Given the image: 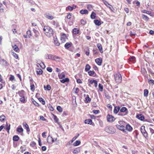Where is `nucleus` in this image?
<instances>
[{"mask_svg":"<svg viewBox=\"0 0 154 154\" xmlns=\"http://www.w3.org/2000/svg\"><path fill=\"white\" fill-rule=\"evenodd\" d=\"M43 30L45 34L48 36H51L53 35V31L51 28L49 26H45Z\"/></svg>","mask_w":154,"mask_h":154,"instance_id":"1","label":"nucleus"},{"mask_svg":"<svg viewBox=\"0 0 154 154\" xmlns=\"http://www.w3.org/2000/svg\"><path fill=\"white\" fill-rule=\"evenodd\" d=\"M105 130L106 132L110 134H113L115 132V131L113 128L109 126L105 127Z\"/></svg>","mask_w":154,"mask_h":154,"instance_id":"2","label":"nucleus"},{"mask_svg":"<svg viewBox=\"0 0 154 154\" xmlns=\"http://www.w3.org/2000/svg\"><path fill=\"white\" fill-rule=\"evenodd\" d=\"M115 80L116 83H118L121 82L122 81V77L121 75L119 73L116 74L114 75Z\"/></svg>","mask_w":154,"mask_h":154,"instance_id":"3","label":"nucleus"},{"mask_svg":"<svg viewBox=\"0 0 154 154\" xmlns=\"http://www.w3.org/2000/svg\"><path fill=\"white\" fill-rule=\"evenodd\" d=\"M107 119L108 122H112L115 121V119L112 115L108 114L107 116Z\"/></svg>","mask_w":154,"mask_h":154,"instance_id":"4","label":"nucleus"},{"mask_svg":"<svg viewBox=\"0 0 154 154\" xmlns=\"http://www.w3.org/2000/svg\"><path fill=\"white\" fill-rule=\"evenodd\" d=\"M67 39L66 36L65 34H63L61 35L60 40L61 41L63 42H64Z\"/></svg>","mask_w":154,"mask_h":154,"instance_id":"5","label":"nucleus"},{"mask_svg":"<svg viewBox=\"0 0 154 154\" xmlns=\"http://www.w3.org/2000/svg\"><path fill=\"white\" fill-rule=\"evenodd\" d=\"M95 61L98 65L100 66L102 62V60L101 58H97L95 59Z\"/></svg>","mask_w":154,"mask_h":154,"instance_id":"6","label":"nucleus"},{"mask_svg":"<svg viewBox=\"0 0 154 154\" xmlns=\"http://www.w3.org/2000/svg\"><path fill=\"white\" fill-rule=\"evenodd\" d=\"M144 127H142L141 128V131L142 133L144 136L145 137H147V134L146 132L144 129Z\"/></svg>","mask_w":154,"mask_h":154,"instance_id":"7","label":"nucleus"},{"mask_svg":"<svg viewBox=\"0 0 154 154\" xmlns=\"http://www.w3.org/2000/svg\"><path fill=\"white\" fill-rule=\"evenodd\" d=\"M47 141L50 143H52L54 141V140L51 137L48 136L47 138Z\"/></svg>","mask_w":154,"mask_h":154,"instance_id":"8","label":"nucleus"},{"mask_svg":"<svg viewBox=\"0 0 154 154\" xmlns=\"http://www.w3.org/2000/svg\"><path fill=\"white\" fill-rule=\"evenodd\" d=\"M116 127L118 129L121 131H125V127L123 125H120L118 124L116 125Z\"/></svg>","mask_w":154,"mask_h":154,"instance_id":"9","label":"nucleus"},{"mask_svg":"<svg viewBox=\"0 0 154 154\" xmlns=\"http://www.w3.org/2000/svg\"><path fill=\"white\" fill-rule=\"evenodd\" d=\"M5 9V7L1 3H0V12L2 13L4 12Z\"/></svg>","mask_w":154,"mask_h":154,"instance_id":"10","label":"nucleus"},{"mask_svg":"<svg viewBox=\"0 0 154 154\" xmlns=\"http://www.w3.org/2000/svg\"><path fill=\"white\" fill-rule=\"evenodd\" d=\"M23 126L25 127V128L26 129L27 132H29L30 131V129L29 128V126L26 122L23 123Z\"/></svg>","mask_w":154,"mask_h":154,"instance_id":"11","label":"nucleus"},{"mask_svg":"<svg viewBox=\"0 0 154 154\" xmlns=\"http://www.w3.org/2000/svg\"><path fill=\"white\" fill-rule=\"evenodd\" d=\"M45 16L46 18H48L51 20L54 18L53 16L49 14H46Z\"/></svg>","mask_w":154,"mask_h":154,"instance_id":"12","label":"nucleus"},{"mask_svg":"<svg viewBox=\"0 0 154 154\" xmlns=\"http://www.w3.org/2000/svg\"><path fill=\"white\" fill-rule=\"evenodd\" d=\"M97 46L99 49L100 52L101 53H103L102 46L101 45L100 43H98L97 44Z\"/></svg>","mask_w":154,"mask_h":154,"instance_id":"13","label":"nucleus"},{"mask_svg":"<svg viewBox=\"0 0 154 154\" xmlns=\"http://www.w3.org/2000/svg\"><path fill=\"white\" fill-rule=\"evenodd\" d=\"M45 57L46 59H52L53 55L51 54H46L45 55Z\"/></svg>","mask_w":154,"mask_h":154,"instance_id":"14","label":"nucleus"},{"mask_svg":"<svg viewBox=\"0 0 154 154\" xmlns=\"http://www.w3.org/2000/svg\"><path fill=\"white\" fill-rule=\"evenodd\" d=\"M91 100V99L89 97V96L88 95H86V97L85 98V101L86 103H89L90 102Z\"/></svg>","mask_w":154,"mask_h":154,"instance_id":"15","label":"nucleus"},{"mask_svg":"<svg viewBox=\"0 0 154 154\" xmlns=\"http://www.w3.org/2000/svg\"><path fill=\"white\" fill-rule=\"evenodd\" d=\"M54 43L55 45L56 46H59L60 45V44L58 41L57 38H54Z\"/></svg>","mask_w":154,"mask_h":154,"instance_id":"16","label":"nucleus"},{"mask_svg":"<svg viewBox=\"0 0 154 154\" xmlns=\"http://www.w3.org/2000/svg\"><path fill=\"white\" fill-rule=\"evenodd\" d=\"M136 117L137 119L141 121L143 120L144 119V116L141 114L137 115Z\"/></svg>","mask_w":154,"mask_h":154,"instance_id":"17","label":"nucleus"},{"mask_svg":"<svg viewBox=\"0 0 154 154\" xmlns=\"http://www.w3.org/2000/svg\"><path fill=\"white\" fill-rule=\"evenodd\" d=\"M18 94L20 97L24 96L25 95V92L23 90H21L18 92Z\"/></svg>","mask_w":154,"mask_h":154,"instance_id":"18","label":"nucleus"},{"mask_svg":"<svg viewBox=\"0 0 154 154\" xmlns=\"http://www.w3.org/2000/svg\"><path fill=\"white\" fill-rule=\"evenodd\" d=\"M120 109V107L119 106L115 107L114 109V112L115 113L117 114Z\"/></svg>","mask_w":154,"mask_h":154,"instance_id":"19","label":"nucleus"},{"mask_svg":"<svg viewBox=\"0 0 154 154\" xmlns=\"http://www.w3.org/2000/svg\"><path fill=\"white\" fill-rule=\"evenodd\" d=\"M126 129L128 131H131L132 129V127L129 125H127L126 127Z\"/></svg>","mask_w":154,"mask_h":154,"instance_id":"20","label":"nucleus"},{"mask_svg":"<svg viewBox=\"0 0 154 154\" xmlns=\"http://www.w3.org/2000/svg\"><path fill=\"white\" fill-rule=\"evenodd\" d=\"M92 123V121L91 119H86L85 121V123L86 124L91 125Z\"/></svg>","mask_w":154,"mask_h":154,"instance_id":"21","label":"nucleus"},{"mask_svg":"<svg viewBox=\"0 0 154 154\" xmlns=\"http://www.w3.org/2000/svg\"><path fill=\"white\" fill-rule=\"evenodd\" d=\"M73 33L74 34H78L79 32V30L78 29L75 28L73 29Z\"/></svg>","mask_w":154,"mask_h":154,"instance_id":"22","label":"nucleus"},{"mask_svg":"<svg viewBox=\"0 0 154 154\" xmlns=\"http://www.w3.org/2000/svg\"><path fill=\"white\" fill-rule=\"evenodd\" d=\"M80 13L82 14H88V11L87 10H82L80 11Z\"/></svg>","mask_w":154,"mask_h":154,"instance_id":"23","label":"nucleus"},{"mask_svg":"<svg viewBox=\"0 0 154 154\" xmlns=\"http://www.w3.org/2000/svg\"><path fill=\"white\" fill-rule=\"evenodd\" d=\"M94 23L96 25L99 26H100L101 24L100 21L97 20H94Z\"/></svg>","mask_w":154,"mask_h":154,"instance_id":"24","label":"nucleus"},{"mask_svg":"<svg viewBox=\"0 0 154 154\" xmlns=\"http://www.w3.org/2000/svg\"><path fill=\"white\" fill-rule=\"evenodd\" d=\"M33 31L35 34V36L36 37H38L39 35V34L38 31L35 29H33Z\"/></svg>","mask_w":154,"mask_h":154,"instance_id":"25","label":"nucleus"},{"mask_svg":"<svg viewBox=\"0 0 154 154\" xmlns=\"http://www.w3.org/2000/svg\"><path fill=\"white\" fill-rule=\"evenodd\" d=\"M23 130L21 126L17 128V132L20 133H21L23 132Z\"/></svg>","mask_w":154,"mask_h":154,"instance_id":"26","label":"nucleus"},{"mask_svg":"<svg viewBox=\"0 0 154 154\" xmlns=\"http://www.w3.org/2000/svg\"><path fill=\"white\" fill-rule=\"evenodd\" d=\"M44 88L45 90L48 91H50L51 88L50 85H48L46 87L45 86H44Z\"/></svg>","mask_w":154,"mask_h":154,"instance_id":"27","label":"nucleus"},{"mask_svg":"<svg viewBox=\"0 0 154 154\" xmlns=\"http://www.w3.org/2000/svg\"><path fill=\"white\" fill-rule=\"evenodd\" d=\"M149 91L147 89H145L144 91L143 95L144 97H147Z\"/></svg>","mask_w":154,"mask_h":154,"instance_id":"28","label":"nucleus"},{"mask_svg":"<svg viewBox=\"0 0 154 154\" xmlns=\"http://www.w3.org/2000/svg\"><path fill=\"white\" fill-rule=\"evenodd\" d=\"M71 44H72V43L71 42L69 43H66L65 44L64 47L66 48H68L71 46Z\"/></svg>","mask_w":154,"mask_h":154,"instance_id":"29","label":"nucleus"},{"mask_svg":"<svg viewBox=\"0 0 154 154\" xmlns=\"http://www.w3.org/2000/svg\"><path fill=\"white\" fill-rule=\"evenodd\" d=\"M42 70L41 69H38L36 71V73L38 75H41L42 74Z\"/></svg>","mask_w":154,"mask_h":154,"instance_id":"30","label":"nucleus"},{"mask_svg":"<svg viewBox=\"0 0 154 154\" xmlns=\"http://www.w3.org/2000/svg\"><path fill=\"white\" fill-rule=\"evenodd\" d=\"M96 16V14L94 12H92L91 15V19H95Z\"/></svg>","mask_w":154,"mask_h":154,"instance_id":"31","label":"nucleus"},{"mask_svg":"<svg viewBox=\"0 0 154 154\" xmlns=\"http://www.w3.org/2000/svg\"><path fill=\"white\" fill-rule=\"evenodd\" d=\"M141 12L143 13L146 14L150 15H151V12L150 11L146 10H142Z\"/></svg>","mask_w":154,"mask_h":154,"instance_id":"32","label":"nucleus"},{"mask_svg":"<svg viewBox=\"0 0 154 154\" xmlns=\"http://www.w3.org/2000/svg\"><path fill=\"white\" fill-rule=\"evenodd\" d=\"M142 17L143 20L146 21H148L149 19V18L144 14H143L142 16Z\"/></svg>","mask_w":154,"mask_h":154,"instance_id":"33","label":"nucleus"},{"mask_svg":"<svg viewBox=\"0 0 154 154\" xmlns=\"http://www.w3.org/2000/svg\"><path fill=\"white\" fill-rule=\"evenodd\" d=\"M12 47L13 48L14 50L16 52H17L19 50V48L16 45H14V46H12Z\"/></svg>","mask_w":154,"mask_h":154,"instance_id":"34","label":"nucleus"},{"mask_svg":"<svg viewBox=\"0 0 154 154\" xmlns=\"http://www.w3.org/2000/svg\"><path fill=\"white\" fill-rule=\"evenodd\" d=\"M90 68L91 67L90 66L89 64H87L85 66V71L87 72L90 70Z\"/></svg>","mask_w":154,"mask_h":154,"instance_id":"35","label":"nucleus"},{"mask_svg":"<svg viewBox=\"0 0 154 154\" xmlns=\"http://www.w3.org/2000/svg\"><path fill=\"white\" fill-rule=\"evenodd\" d=\"M6 118L5 116L4 115H2L0 116V121L1 122H3L4 121Z\"/></svg>","mask_w":154,"mask_h":154,"instance_id":"36","label":"nucleus"},{"mask_svg":"<svg viewBox=\"0 0 154 154\" xmlns=\"http://www.w3.org/2000/svg\"><path fill=\"white\" fill-rule=\"evenodd\" d=\"M19 137L17 135H15L13 137V139L14 141H17L19 139Z\"/></svg>","mask_w":154,"mask_h":154,"instance_id":"37","label":"nucleus"},{"mask_svg":"<svg viewBox=\"0 0 154 154\" xmlns=\"http://www.w3.org/2000/svg\"><path fill=\"white\" fill-rule=\"evenodd\" d=\"M81 143V142L80 141L76 140L74 143L73 145L75 146H77L79 145Z\"/></svg>","mask_w":154,"mask_h":154,"instance_id":"38","label":"nucleus"},{"mask_svg":"<svg viewBox=\"0 0 154 154\" xmlns=\"http://www.w3.org/2000/svg\"><path fill=\"white\" fill-rule=\"evenodd\" d=\"M120 109V111L122 112H125L127 111V109L125 107H122Z\"/></svg>","mask_w":154,"mask_h":154,"instance_id":"39","label":"nucleus"},{"mask_svg":"<svg viewBox=\"0 0 154 154\" xmlns=\"http://www.w3.org/2000/svg\"><path fill=\"white\" fill-rule=\"evenodd\" d=\"M38 100L40 101V102L42 103L43 105H44L45 104V100L42 98H39Z\"/></svg>","mask_w":154,"mask_h":154,"instance_id":"40","label":"nucleus"},{"mask_svg":"<svg viewBox=\"0 0 154 154\" xmlns=\"http://www.w3.org/2000/svg\"><path fill=\"white\" fill-rule=\"evenodd\" d=\"M79 89L77 88H73V93H77L79 91Z\"/></svg>","mask_w":154,"mask_h":154,"instance_id":"41","label":"nucleus"},{"mask_svg":"<svg viewBox=\"0 0 154 154\" xmlns=\"http://www.w3.org/2000/svg\"><path fill=\"white\" fill-rule=\"evenodd\" d=\"M20 98V101L23 103H24L25 102V98L24 96L21 97Z\"/></svg>","mask_w":154,"mask_h":154,"instance_id":"42","label":"nucleus"},{"mask_svg":"<svg viewBox=\"0 0 154 154\" xmlns=\"http://www.w3.org/2000/svg\"><path fill=\"white\" fill-rule=\"evenodd\" d=\"M42 64H39V66L43 69H45V66L44 63L42 62H41Z\"/></svg>","mask_w":154,"mask_h":154,"instance_id":"43","label":"nucleus"},{"mask_svg":"<svg viewBox=\"0 0 154 154\" xmlns=\"http://www.w3.org/2000/svg\"><path fill=\"white\" fill-rule=\"evenodd\" d=\"M99 88L100 91H103V86L101 84H99Z\"/></svg>","mask_w":154,"mask_h":154,"instance_id":"44","label":"nucleus"},{"mask_svg":"<svg viewBox=\"0 0 154 154\" xmlns=\"http://www.w3.org/2000/svg\"><path fill=\"white\" fill-rule=\"evenodd\" d=\"M57 110L59 111L60 112H62L63 111V109L62 108V107L60 106H58L57 107Z\"/></svg>","mask_w":154,"mask_h":154,"instance_id":"45","label":"nucleus"},{"mask_svg":"<svg viewBox=\"0 0 154 154\" xmlns=\"http://www.w3.org/2000/svg\"><path fill=\"white\" fill-rule=\"evenodd\" d=\"M79 151V149L76 148L73 151V152L74 154H76L78 153Z\"/></svg>","mask_w":154,"mask_h":154,"instance_id":"46","label":"nucleus"},{"mask_svg":"<svg viewBox=\"0 0 154 154\" xmlns=\"http://www.w3.org/2000/svg\"><path fill=\"white\" fill-rule=\"evenodd\" d=\"M104 4L107 6L108 7L109 5L111 6L109 4V3L108 2L105 1V0H102Z\"/></svg>","mask_w":154,"mask_h":154,"instance_id":"47","label":"nucleus"},{"mask_svg":"<svg viewBox=\"0 0 154 154\" xmlns=\"http://www.w3.org/2000/svg\"><path fill=\"white\" fill-rule=\"evenodd\" d=\"M88 74L89 75L92 76L94 75V71H90L88 72Z\"/></svg>","mask_w":154,"mask_h":154,"instance_id":"48","label":"nucleus"},{"mask_svg":"<svg viewBox=\"0 0 154 154\" xmlns=\"http://www.w3.org/2000/svg\"><path fill=\"white\" fill-rule=\"evenodd\" d=\"M13 55L15 58L16 59H18V55L14 52H13Z\"/></svg>","mask_w":154,"mask_h":154,"instance_id":"49","label":"nucleus"},{"mask_svg":"<svg viewBox=\"0 0 154 154\" xmlns=\"http://www.w3.org/2000/svg\"><path fill=\"white\" fill-rule=\"evenodd\" d=\"M87 8L90 11H91L92 9V6L90 5H87Z\"/></svg>","mask_w":154,"mask_h":154,"instance_id":"50","label":"nucleus"},{"mask_svg":"<svg viewBox=\"0 0 154 154\" xmlns=\"http://www.w3.org/2000/svg\"><path fill=\"white\" fill-rule=\"evenodd\" d=\"M53 58H52V59L55 60H57L58 59H60V58L59 57H58L56 56H53Z\"/></svg>","mask_w":154,"mask_h":154,"instance_id":"51","label":"nucleus"},{"mask_svg":"<svg viewBox=\"0 0 154 154\" xmlns=\"http://www.w3.org/2000/svg\"><path fill=\"white\" fill-rule=\"evenodd\" d=\"M59 77L60 79H62L65 77V75L63 74H61L59 75Z\"/></svg>","mask_w":154,"mask_h":154,"instance_id":"52","label":"nucleus"},{"mask_svg":"<svg viewBox=\"0 0 154 154\" xmlns=\"http://www.w3.org/2000/svg\"><path fill=\"white\" fill-rule=\"evenodd\" d=\"M26 33L27 35L29 36V38H30L32 36L31 33L30 31V30H28L27 32Z\"/></svg>","mask_w":154,"mask_h":154,"instance_id":"53","label":"nucleus"},{"mask_svg":"<svg viewBox=\"0 0 154 154\" xmlns=\"http://www.w3.org/2000/svg\"><path fill=\"white\" fill-rule=\"evenodd\" d=\"M32 102L33 103L35 106H38V104L37 103H36V102L35 100H34L33 98L32 99Z\"/></svg>","mask_w":154,"mask_h":154,"instance_id":"54","label":"nucleus"},{"mask_svg":"<svg viewBox=\"0 0 154 154\" xmlns=\"http://www.w3.org/2000/svg\"><path fill=\"white\" fill-rule=\"evenodd\" d=\"M141 72L142 74H144L146 72V70L144 68H141Z\"/></svg>","mask_w":154,"mask_h":154,"instance_id":"55","label":"nucleus"},{"mask_svg":"<svg viewBox=\"0 0 154 154\" xmlns=\"http://www.w3.org/2000/svg\"><path fill=\"white\" fill-rule=\"evenodd\" d=\"M66 10H68L69 11H72L73 9L72 7L70 6H68L66 8Z\"/></svg>","mask_w":154,"mask_h":154,"instance_id":"56","label":"nucleus"},{"mask_svg":"<svg viewBox=\"0 0 154 154\" xmlns=\"http://www.w3.org/2000/svg\"><path fill=\"white\" fill-rule=\"evenodd\" d=\"M30 89L32 91L35 90V86L34 85H30Z\"/></svg>","mask_w":154,"mask_h":154,"instance_id":"57","label":"nucleus"},{"mask_svg":"<svg viewBox=\"0 0 154 154\" xmlns=\"http://www.w3.org/2000/svg\"><path fill=\"white\" fill-rule=\"evenodd\" d=\"M47 70L48 71L50 72H51L52 71V69L50 67H47Z\"/></svg>","mask_w":154,"mask_h":154,"instance_id":"58","label":"nucleus"},{"mask_svg":"<svg viewBox=\"0 0 154 154\" xmlns=\"http://www.w3.org/2000/svg\"><path fill=\"white\" fill-rule=\"evenodd\" d=\"M53 24L56 27H58V23H57V22L55 21H54L53 22Z\"/></svg>","mask_w":154,"mask_h":154,"instance_id":"59","label":"nucleus"},{"mask_svg":"<svg viewBox=\"0 0 154 154\" xmlns=\"http://www.w3.org/2000/svg\"><path fill=\"white\" fill-rule=\"evenodd\" d=\"M81 23L82 25H85L86 23V21L84 19H82L81 20Z\"/></svg>","mask_w":154,"mask_h":154,"instance_id":"60","label":"nucleus"},{"mask_svg":"<svg viewBox=\"0 0 154 154\" xmlns=\"http://www.w3.org/2000/svg\"><path fill=\"white\" fill-rule=\"evenodd\" d=\"M148 83L149 84L152 83L154 84V80H148Z\"/></svg>","mask_w":154,"mask_h":154,"instance_id":"61","label":"nucleus"},{"mask_svg":"<svg viewBox=\"0 0 154 154\" xmlns=\"http://www.w3.org/2000/svg\"><path fill=\"white\" fill-rule=\"evenodd\" d=\"M93 112L94 113L97 114L99 113V111L98 110H93Z\"/></svg>","mask_w":154,"mask_h":154,"instance_id":"62","label":"nucleus"},{"mask_svg":"<svg viewBox=\"0 0 154 154\" xmlns=\"http://www.w3.org/2000/svg\"><path fill=\"white\" fill-rule=\"evenodd\" d=\"M14 79V77L12 75H11L9 79L10 80L12 81Z\"/></svg>","mask_w":154,"mask_h":154,"instance_id":"63","label":"nucleus"},{"mask_svg":"<svg viewBox=\"0 0 154 154\" xmlns=\"http://www.w3.org/2000/svg\"><path fill=\"white\" fill-rule=\"evenodd\" d=\"M149 130L151 132V133H152V134H153L154 133V130L153 129L151 128H149Z\"/></svg>","mask_w":154,"mask_h":154,"instance_id":"64","label":"nucleus"}]
</instances>
